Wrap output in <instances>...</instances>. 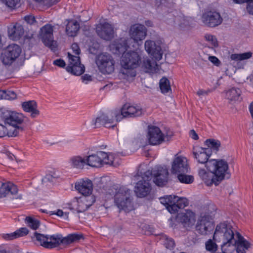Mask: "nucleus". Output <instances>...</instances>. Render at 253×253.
Returning <instances> with one entry per match:
<instances>
[{
	"instance_id": "obj_60",
	"label": "nucleus",
	"mask_w": 253,
	"mask_h": 253,
	"mask_svg": "<svg viewBox=\"0 0 253 253\" xmlns=\"http://www.w3.org/2000/svg\"><path fill=\"white\" fill-rule=\"evenodd\" d=\"M50 215L56 214L57 215L59 216H63V214H64V212L61 210H58L57 211L56 213H55L53 211H50Z\"/></svg>"
},
{
	"instance_id": "obj_43",
	"label": "nucleus",
	"mask_w": 253,
	"mask_h": 253,
	"mask_svg": "<svg viewBox=\"0 0 253 253\" xmlns=\"http://www.w3.org/2000/svg\"><path fill=\"white\" fill-rule=\"evenodd\" d=\"M205 246L206 250L211 253H214L217 251V245L211 239L207 241Z\"/></svg>"
},
{
	"instance_id": "obj_59",
	"label": "nucleus",
	"mask_w": 253,
	"mask_h": 253,
	"mask_svg": "<svg viewBox=\"0 0 253 253\" xmlns=\"http://www.w3.org/2000/svg\"><path fill=\"white\" fill-rule=\"evenodd\" d=\"M189 134L190 137L194 140H197L199 138L198 134L194 129H192L190 131Z\"/></svg>"
},
{
	"instance_id": "obj_6",
	"label": "nucleus",
	"mask_w": 253,
	"mask_h": 253,
	"mask_svg": "<svg viewBox=\"0 0 253 253\" xmlns=\"http://www.w3.org/2000/svg\"><path fill=\"white\" fill-rule=\"evenodd\" d=\"M160 200L171 213H176L179 209H183L188 205V200L186 198L177 196L167 195L160 198Z\"/></svg>"
},
{
	"instance_id": "obj_58",
	"label": "nucleus",
	"mask_w": 253,
	"mask_h": 253,
	"mask_svg": "<svg viewBox=\"0 0 253 253\" xmlns=\"http://www.w3.org/2000/svg\"><path fill=\"white\" fill-rule=\"evenodd\" d=\"M211 92V90L210 89H208L206 90H203V89H199L197 91V94L199 96L205 95H208Z\"/></svg>"
},
{
	"instance_id": "obj_10",
	"label": "nucleus",
	"mask_w": 253,
	"mask_h": 253,
	"mask_svg": "<svg viewBox=\"0 0 253 253\" xmlns=\"http://www.w3.org/2000/svg\"><path fill=\"white\" fill-rule=\"evenodd\" d=\"M96 64L99 71L104 74H110L114 71L115 61L109 54L98 55L96 60Z\"/></svg>"
},
{
	"instance_id": "obj_29",
	"label": "nucleus",
	"mask_w": 253,
	"mask_h": 253,
	"mask_svg": "<svg viewBox=\"0 0 253 253\" xmlns=\"http://www.w3.org/2000/svg\"><path fill=\"white\" fill-rule=\"evenodd\" d=\"M22 107L25 112L30 113L31 117L33 118H36L40 114V111L37 109V104L34 100L23 102Z\"/></svg>"
},
{
	"instance_id": "obj_33",
	"label": "nucleus",
	"mask_w": 253,
	"mask_h": 253,
	"mask_svg": "<svg viewBox=\"0 0 253 253\" xmlns=\"http://www.w3.org/2000/svg\"><path fill=\"white\" fill-rule=\"evenodd\" d=\"M80 29V25L76 21H69L66 25V31L67 34L70 37H74L76 35Z\"/></svg>"
},
{
	"instance_id": "obj_25",
	"label": "nucleus",
	"mask_w": 253,
	"mask_h": 253,
	"mask_svg": "<svg viewBox=\"0 0 253 253\" xmlns=\"http://www.w3.org/2000/svg\"><path fill=\"white\" fill-rule=\"evenodd\" d=\"M24 33L23 27L19 23L10 25L8 28V35L9 38L13 41L19 40Z\"/></svg>"
},
{
	"instance_id": "obj_54",
	"label": "nucleus",
	"mask_w": 253,
	"mask_h": 253,
	"mask_svg": "<svg viewBox=\"0 0 253 253\" xmlns=\"http://www.w3.org/2000/svg\"><path fill=\"white\" fill-rule=\"evenodd\" d=\"M81 79L82 82L84 83L85 84H87L88 82H90L92 81V77L88 74H84L81 77Z\"/></svg>"
},
{
	"instance_id": "obj_1",
	"label": "nucleus",
	"mask_w": 253,
	"mask_h": 253,
	"mask_svg": "<svg viewBox=\"0 0 253 253\" xmlns=\"http://www.w3.org/2000/svg\"><path fill=\"white\" fill-rule=\"evenodd\" d=\"M232 226L227 223H220L217 225L213 239L216 237H222L223 243L221 245L222 253H233L236 250L237 253H246V250L250 248L251 244L238 232L234 238Z\"/></svg>"
},
{
	"instance_id": "obj_61",
	"label": "nucleus",
	"mask_w": 253,
	"mask_h": 253,
	"mask_svg": "<svg viewBox=\"0 0 253 253\" xmlns=\"http://www.w3.org/2000/svg\"><path fill=\"white\" fill-rule=\"evenodd\" d=\"M251 0H233V1L237 3H243L244 2H247L248 4L249 2L251 1Z\"/></svg>"
},
{
	"instance_id": "obj_46",
	"label": "nucleus",
	"mask_w": 253,
	"mask_h": 253,
	"mask_svg": "<svg viewBox=\"0 0 253 253\" xmlns=\"http://www.w3.org/2000/svg\"><path fill=\"white\" fill-rule=\"evenodd\" d=\"M6 6L11 8H15L20 5V0H2Z\"/></svg>"
},
{
	"instance_id": "obj_4",
	"label": "nucleus",
	"mask_w": 253,
	"mask_h": 253,
	"mask_svg": "<svg viewBox=\"0 0 253 253\" xmlns=\"http://www.w3.org/2000/svg\"><path fill=\"white\" fill-rule=\"evenodd\" d=\"M140 61V57L137 52L135 51L128 52L124 53L121 58V64L123 67L122 73L127 77H134L136 76V68Z\"/></svg>"
},
{
	"instance_id": "obj_41",
	"label": "nucleus",
	"mask_w": 253,
	"mask_h": 253,
	"mask_svg": "<svg viewBox=\"0 0 253 253\" xmlns=\"http://www.w3.org/2000/svg\"><path fill=\"white\" fill-rule=\"evenodd\" d=\"M205 144L208 146L209 148H211L216 151L219 150V148L221 145V143L219 140L214 139H207L205 142Z\"/></svg>"
},
{
	"instance_id": "obj_39",
	"label": "nucleus",
	"mask_w": 253,
	"mask_h": 253,
	"mask_svg": "<svg viewBox=\"0 0 253 253\" xmlns=\"http://www.w3.org/2000/svg\"><path fill=\"white\" fill-rule=\"evenodd\" d=\"M187 172H182L177 175L178 180L183 183L191 184L194 181V177L191 175H187Z\"/></svg>"
},
{
	"instance_id": "obj_53",
	"label": "nucleus",
	"mask_w": 253,
	"mask_h": 253,
	"mask_svg": "<svg viewBox=\"0 0 253 253\" xmlns=\"http://www.w3.org/2000/svg\"><path fill=\"white\" fill-rule=\"evenodd\" d=\"M209 60L215 66H218L220 64V60L215 56H210Z\"/></svg>"
},
{
	"instance_id": "obj_16",
	"label": "nucleus",
	"mask_w": 253,
	"mask_h": 253,
	"mask_svg": "<svg viewBox=\"0 0 253 253\" xmlns=\"http://www.w3.org/2000/svg\"><path fill=\"white\" fill-rule=\"evenodd\" d=\"M213 221L209 215L201 216L196 225V231L201 235H206L213 230Z\"/></svg>"
},
{
	"instance_id": "obj_14",
	"label": "nucleus",
	"mask_w": 253,
	"mask_h": 253,
	"mask_svg": "<svg viewBox=\"0 0 253 253\" xmlns=\"http://www.w3.org/2000/svg\"><path fill=\"white\" fill-rule=\"evenodd\" d=\"M151 173V180L153 178V182L159 186L166 184L168 181L169 172L168 170L162 167H158L151 170H148Z\"/></svg>"
},
{
	"instance_id": "obj_34",
	"label": "nucleus",
	"mask_w": 253,
	"mask_h": 253,
	"mask_svg": "<svg viewBox=\"0 0 253 253\" xmlns=\"http://www.w3.org/2000/svg\"><path fill=\"white\" fill-rule=\"evenodd\" d=\"M70 163L72 167L78 169H83L86 165V159L80 156H75L71 157Z\"/></svg>"
},
{
	"instance_id": "obj_15",
	"label": "nucleus",
	"mask_w": 253,
	"mask_h": 253,
	"mask_svg": "<svg viewBox=\"0 0 253 253\" xmlns=\"http://www.w3.org/2000/svg\"><path fill=\"white\" fill-rule=\"evenodd\" d=\"M189 169L187 159L183 156L175 155L171 163V173L178 175L182 172H188Z\"/></svg>"
},
{
	"instance_id": "obj_36",
	"label": "nucleus",
	"mask_w": 253,
	"mask_h": 253,
	"mask_svg": "<svg viewBox=\"0 0 253 253\" xmlns=\"http://www.w3.org/2000/svg\"><path fill=\"white\" fill-rule=\"evenodd\" d=\"M66 70L68 72L74 75L80 76L84 73L85 67L83 64L80 63V65L77 64L72 65V66H67Z\"/></svg>"
},
{
	"instance_id": "obj_7",
	"label": "nucleus",
	"mask_w": 253,
	"mask_h": 253,
	"mask_svg": "<svg viewBox=\"0 0 253 253\" xmlns=\"http://www.w3.org/2000/svg\"><path fill=\"white\" fill-rule=\"evenodd\" d=\"M143 111L139 106L131 105L129 103L124 104L120 110L112 111V115L115 116L117 122H120L124 118H134L141 116Z\"/></svg>"
},
{
	"instance_id": "obj_11",
	"label": "nucleus",
	"mask_w": 253,
	"mask_h": 253,
	"mask_svg": "<svg viewBox=\"0 0 253 253\" xmlns=\"http://www.w3.org/2000/svg\"><path fill=\"white\" fill-rule=\"evenodd\" d=\"M53 26L50 24H46L41 28V38L44 44L50 48L52 50H56V42L53 40Z\"/></svg>"
},
{
	"instance_id": "obj_26",
	"label": "nucleus",
	"mask_w": 253,
	"mask_h": 253,
	"mask_svg": "<svg viewBox=\"0 0 253 253\" xmlns=\"http://www.w3.org/2000/svg\"><path fill=\"white\" fill-rule=\"evenodd\" d=\"M95 201L94 196H84L77 201L78 212H82L87 210Z\"/></svg>"
},
{
	"instance_id": "obj_2",
	"label": "nucleus",
	"mask_w": 253,
	"mask_h": 253,
	"mask_svg": "<svg viewBox=\"0 0 253 253\" xmlns=\"http://www.w3.org/2000/svg\"><path fill=\"white\" fill-rule=\"evenodd\" d=\"M1 117L5 124L12 127L9 128L8 137L18 135L26 127L25 117L21 113L5 110L2 112Z\"/></svg>"
},
{
	"instance_id": "obj_42",
	"label": "nucleus",
	"mask_w": 253,
	"mask_h": 253,
	"mask_svg": "<svg viewBox=\"0 0 253 253\" xmlns=\"http://www.w3.org/2000/svg\"><path fill=\"white\" fill-rule=\"evenodd\" d=\"M161 240L163 241V244L166 248L171 249L174 247V241L172 238L168 237L166 235H163Z\"/></svg>"
},
{
	"instance_id": "obj_18",
	"label": "nucleus",
	"mask_w": 253,
	"mask_h": 253,
	"mask_svg": "<svg viewBox=\"0 0 253 253\" xmlns=\"http://www.w3.org/2000/svg\"><path fill=\"white\" fill-rule=\"evenodd\" d=\"M96 32L101 39L106 41L110 40L113 37V27L108 23H100L97 25Z\"/></svg>"
},
{
	"instance_id": "obj_17",
	"label": "nucleus",
	"mask_w": 253,
	"mask_h": 253,
	"mask_svg": "<svg viewBox=\"0 0 253 253\" xmlns=\"http://www.w3.org/2000/svg\"><path fill=\"white\" fill-rule=\"evenodd\" d=\"M148 138L150 144L156 145L164 141V135L160 128L156 126H149Z\"/></svg>"
},
{
	"instance_id": "obj_5",
	"label": "nucleus",
	"mask_w": 253,
	"mask_h": 253,
	"mask_svg": "<svg viewBox=\"0 0 253 253\" xmlns=\"http://www.w3.org/2000/svg\"><path fill=\"white\" fill-rule=\"evenodd\" d=\"M206 167L208 170L213 172L216 178V182L219 184L224 178L228 179L230 177V174L228 172V165L223 160H211L206 164Z\"/></svg>"
},
{
	"instance_id": "obj_49",
	"label": "nucleus",
	"mask_w": 253,
	"mask_h": 253,
	"mask_svg": "<svg viewBox=\"0 0 253 253\" xmlns=\"http://www.w3.org/2000/svg\"><path fill=\"white\" fill-rule=\"evenodd\" d=\"M17 233L16 232V231L13 233H11L9 234H3L2 237L3 238L7 240H11L14 239H16L18 238L17 237Z\"/></svg>"
},
{
	"instance_id": "obj_19",
	"label": "nucleus",
	"mask_w": 253,
	"mask_h": 253,
	"mask_svg": "<svg viewBox=\"0 0 253 253\" xmlns=\"http://www.w3.org/2000/svg\"><path fill=\"white\" fill-rule=\"evenodd\" d=\"M146 51L157 60H160L162 58L163 53L161 47L156 45L154 41H146L145 42Z\"/></svg>"
},
{
	"instance_id": "obj_57",
	"label": "nucleus",
	"mask_w": 253,
	"mask_h": 253,
	"mask_svg": "<svg viewBox=\"0 0 253 253\" xmlns=\"http://www.w3.org/2000/svg\"><path fill=\"white\" fill-rule=\"evenodd\" d=\"M72 48L75 54L79 55L80 53V49L77 43H74L72 44Z\"/></svg>"
},
{
	"instance_id": "obj_3",
	"label": "nucleus",
	"mask_w": 253,
	"mask_h": 253,
	"mask_svg": "<svg viewBox=\"0 0 253 253\" xmlns=\"http://www.w3.org/2000/svg\"><path fill=\"white\" fill-rule=\"evenodd\" d=\"M35 237L37 240L40 243L41 245L47 249H52L58 247L61 243L69 244L77 241L82 237V236L73 234L62 238L60 235H52L48 237L36 233Z\"/></svg>"
},
{
	"instance_id": "obj_27",
	"label": "nucleus",
	"mask_w": 253,
	"mask_h": 253,
	"mask_svg": "<svg viewBox=\"0 0 253 253\" xmlns=\"http://www.w3.org/2000/svg\"><path fill=\"white\" fill-rule=\"evenodd\" d=\"M195 214L189 210L185 211V212H180L176 216V220L182 223L184 226L192 225L194 222Z\"/></svg>"
},
{
	"instance_id": "obj_37",
	"label": "nucleus",
	"mask_w": 253,
	"mask_h": 253,
	"mask_svg": "<svg viewBox=\"0 0 253 253\" xmlns=\"http://www.w3.org/2000/svg\"><path fill=\"white\" fill-rule=\"evenodd\" d=\"M252 55L253 53L251 51L243 53H234L230 55V58L232 60L239 61L248 59L252 56Z\"/></svg>"
},
{
	"instance_id": "obj_31",
	"label": "nucleus",
	"mask_w": 253,
	"mask_h": 253,
	"mask_svg": "<svg viewBox=\"0 0 253 253\" xmlns=\"http://www.w3.org/2000/svg\"><path fill=\"white\" fill-rule=\"evenodd\" d=\"M128 46L126 41H124L122 42H114L110 46V50L114 54H120L126 53Z\"/></svg>"
},
{
	"instance_id": "obj_24",
	"label": "nucleus",
	"mask_w": 253,
	"mask_h": 253,
	"mask_svg": "<svg viewBox=\"0 0 253 253\" xmlns=\"http://www.w3.org/2000/svg\"><path fill=\"white\" fill-rule=\"evenodd\" d=\"M130 35L135 41H142L146 36V28L143 25L134 24L130 28Z\"/></svg>"
},
{
	"instance_id": "obj_48",
	"label": "nucleus",
	"mask_w": 253,
	"mask_h": 253,
	"mask_svg": "<svg viewBox=\"0 0 253 253\" xmlns=\"http://www.w3.org/2000/svg\"><path fill=\"white\" fill-rule=\"evenodd\" d=\"M114 155L112 154H107V157L103 158V164L113 165L114 163Z\"/></svg>"
},
{
	"instance_id": "obj_47",
	"label": "nucleus",
	"mask_w": 253,
	"mask_h": 253,
	"mask_svg": "<svg viewBox=\"0 0 253 253\" xmlns=\"http://www.w3.org/2000/svg\"><path fill=\"white\" fill-rule=\"evenodd\" d=\"M3 99L12 100L16 98V94L13 91L4 90Z\"/></svg>"
},
{
	"instance_id": "obj_56",
	"label": "nucleus",
	"mask_w": 253,
	"mask_h": 253,
	"mask_svg": "<svg viewBox=\"0 0 253 253\" xmlns=\"http://www.w3.org/2000/svg\"><path fill=\"white\" fill-rule=\"evenodd\" d=\"M247 10L250 14L253 15V0H251L247 4Z\"/></svg>"
},
{
	"instance_id": "obj_22",
	"label": "nucleus",
	"mask_w": 253,
	"mask_h": 253,
	"mask_svg": "<svg viewBox=\"0 0 253 253\" xmlns=\"http://www.w3.org/2000/svg\"><path fill=\"white\" fill-rule=\"evenodd\" d=\"M107 153L103 151L97 152L86 157V165L92 167H99L103 164V158L107 157Z\"/></svg>"
},
{
	"instance_id": "obj_28",
	"label": "nucleus",
	"mask_w": 253,
	"mask_h": 253,
	"mask_svg": "<svg viewBox=\"0 0 253 253\" xmlns=\"http://www.w3.org/2000/svg\"><path fill=\"white\" fill-rule=\"evenodd\" d=\"M198 174L207 186H211L212 184L215 185L219 184L216 182V178L212 171L209 170L207 172L205 169H200L199 170Z\"/></svg>"
},
{
	"instance_id": "obj_8",
	"label": "nucleus",
	"mask_w": 253,
	"mask_h": 253,
	"mask_svg": "<svg viewBox=\"0 0 253 253\" xmlns=\"http://www.w3.org/2000/svg\"><path fill=\"white\" fill-rule=\"evenodd\" d=\"M115 203L120 210L129 211L132 206L130 199V190L126 187H120L115 195Z\"/></svg>"
},
{
	"instance_id": "obj_52",
	"label": "nucleus",
	"mask_w": 253,
	"mask_h": 253,
	"mask_svg": "<svg viewBox=\"0 0 253 253\" xmlns=\"http://www.w3.org/2000/svg\"><path fill=\"white\" fill-rule=\"evenodd\" d=\"M24 19L27 24L30 25L33 24L36 22L35 17L32 15L25 16Z\"/></svg>"
},
{
	"instance_id": "obj_50",
	"label": "nucleus",
	"mask_w": 253,
	"mask_h": 253,
	"mask_svg": "<svg viewBox=\"0 0 253 253\" xmlns=\"http://www.w3.org/2000/svg\"><path fill=\"white\" fill-rule=\"evenodd\" d=\"M16 232L17 233V237L18 238L24 236L28 234L29 231L28 229L26 227L20 228L18 230L16 231Z\"/></svg>"
},
{
	"instance_id": "obj_13",
	"label": "nucleus",
	"mask_w": 253,
	"mask_h": 253,
	"mask_svg": "<svg viewBox=\"0 0 253 253\" xmlns=\"http://www.w3.org/2000/svg\"><path fill=\"white\" fill-rule=\"evenodd\" d=\"M21 52L20 47L16 44L8 45L2 57V62L6 65H11Z\"/></svg>"
},
{
	"instance_id": "obj_44",
	"label": "nucleus",
	"mask_w": 253,
	"mask_h": 253,
	"mask_svg": "<svg viewBox=\"0 0 253 253\" xmlns=\"http://www.w3.org/2000/svg\"><path fill=\"white\" fill-rule=\"evenodd\" d=\"M69 64L67 66H72V65H80L81 61L79 56L73 55L68 53Z\"/></svg>"
},
{
	"instance_id": "obj_45",
	"label": "nucleus",
	"mask_w": 253,
	"mask_h": 253,
	"mask_svg": "<svg viewBox=\"0 0 253 253\" xmlns=\"http://www.w3.org/2000/svg\"><path fill=\"white\" fill-rule=\"evenodd\" d=\"M204 37L205 40L209 42L213 47H216L218 46L217 40L215 36L207 34L205 35Z\"/></svg>"
},
{
	"instance_id": "obj_32",
	"label": "nucleus",
	"mask_w": 253,
	"mask_h": 253,
	"mask_svg": "<svg viewBox=\"0 0 253 253\" xmlns=\"http://www.w3.org/2000/svg\"><path fill=\"white\" fill-rule=\"evenodd\" d=\"M142 67L145 70V72L149 73H157L159 71L158 65L156 61L147 59L143 61Z\"/></svg>"
},
{
	"instance_id": "obj_9",
	"label": "nucleus",
	"mask_w": 253,
	"mask_h": 253,
	"mask_svg": "<svg viewBox=\"0 0 253 253\" xmlns=\"http://www.w3.org/2000/svg\"><path fill=\"white\" fill-rule=\"evenodd\" d=\"M141 174V179L136 184L134 191L138 197H144L147 196L151 192V173L145 171Z\"/></svg>"
},
{
	"instance_id": "obj_63",
	"label": "nucleus",
	"mask_w": 253,
	"mask_h": 253,
	"mask_svg": "<svg viewBox=\"0 0 253 253\" xmlns=\"http://www.w3.org/2000/svg\"><path fill=\"white\" fill-rule=\"evenodd\" d=\"M7 156L8 157V158L10 159V160H13V158L14 157H15V156L11 153H8L7 154Z\"/></svg>"
},
{
	"instance_id": "obj_64",
	"label": "nucleus",
	"mask_w": 253,
	"mask_h": 253,
	"mask_svg": "<svg viewBox=\"0 0 253 253\" xmlns=\"http://www.w3.org/2000/svg\"><path fill=\"white\" fill-rule=\"evenodd\" d=\"M32 38H33V35L32 34H31L30 36L29 35H26V36H25L24 37V40H30Z\"/></svg>"
},
{
	"instance_id": "obj_40",
	"label": "nucleus",
	"mask_w": 253,
	"mask_h": 253,
	"mask_svg": "<svg viewBox=\"0 0 253 253\" xmlns=\"http://www.w3.org/2000/svg\"><path fill=\"white\" fill-rule=\"evenodd\" d=\"M25 221L27 225L33 230L37 229L40 225L39 220L30 216L26 217Z\"/></svg>"
},
{
	"instance_id": "obj_30",
	"label": "nucleus",
	"mask_w": 253,
	"mask_h": 253,
	"mask_svg": "<svg viewBox=\"0 0 253 253\" xmlns=\"http://www.w3.org/2000/svg\"><path fill=\"white\" fill-rule=\"evenodd\" d=\"M18 192L17 186L10 182L2 183L0 187V198H3L7 194L10 193L12 195L16 194Z\"/></svg>"
},
{
	"instance_id": "obj_12",
	"label": "nucleus",
	"mask_w": 253,
	"mask_h": 253,
	"mask_svg": "<svg viewBox=\"0 0 253 253\" xmlns=\"http://www.w3.org/2000/svg\"><path fill=\"white\" fill-rule=\"evenodd\" d=\"M202 21L206 26L214 28L220 25L223 19L219 12L210 10L203 14Z\"/></svg>"
},
{
	"instance_id": "obj_55",
	"label": "nucleus",
	"mask_w": 253,
	"mask_h": 253,
	"mask_svg": "<svg viewBox=\"0 0 253 253\" xmlns=\"http://www.w3.org/2000/svg\"><path fill=\"white\" fill-rule=\"evenodd\" d=\"M53 64L60 67H64L66 65L65 61L61 59H56L54 61Z\"/></svg>"
},
{
	"instance_id": "obj_23",
	"label": "nucleus",
	"mask_w": 253,
	"mask_h": 253,
	"mask_svg": "<svg viewBox=\"0 0 253 253\" xmlns=\"http://www.w3.org/2000/svg\"><path fill=\"white\" fill-rule=\"evenodd\" d=\"M75 189L84 196H91L92 183L89 179H82L75 184Z\"/></svg>"
},
{
	"instance_id": "obj_38",
	"label": "nucleus",
	"mask_w": 253,
	"mask_h": 253,
	"mask_svg": "<svg viewBox=\"0 0 253 253\" xmlns=\"http://www.w3.org/2000/svg\"><path fill=\"white\" fill-rule=\"evenodd\" d=\"M160 88L163 93H166L171 90L169 80L165 78H162L160 81Z\"/></svg>"
},
{
	"instance_id": "obj_51",
	"label": "nucleus",
	"mask_w": 253,
	"mask_h": 253,
	"mask_svg": "<svg viewBox=\"0 0 253 253\" xmlns=\"http://www.w3.org/2000/svg\"><path fill=\"white\" fill-rule=\"evenodd\" d=\"M9 129L0 124V137H2L6 135L8 136Z\"/></svg>"
},
{
	"instance_id": "obj_21",
	"label": "nucleus",
	"mask_w": 253,
	"mask_h": 253,
	"mask_svg": "<svg viewBox=\"0 0 253 253\" xmlns=\"http://www.w3.org/2000/svg\"><path fill=\"white\" fill-rule=\"evenodd\" d=\"M114 118H115V116H112V112L110 114V118L105 114H102L99 117L96 118L95 120H93L92 121L91 126L94 128L100 127L101 126H104L106 127H114L115 125H110L114 122Z\"/></svg>"
},
{
	"instance_id": "obj_62",
	"label": "nucleus",
	"mask_w": 253,
	"mask_h": 253,
	"mask_svg": "<svg viewBox=\"0 0 253 253\" xmlns=\"http://www.w3.org/2000/svg\"><path fill=\"white\" fill-rule=\"evenodd\" d=\"M249 110L251 114L252 117L253 119V101L250 105Z\"/></svg>"
},
{
	"instance_id": "obj_20",
	"label": "nucleus",
	"mask_w": 253,
	"mask_h": 253,
	"mask_svg": "<svg viewBox=\"0 0 253 253\" xmlns=\"http://www.w3.org/2000/svg\"><path fill=\"white\" fill-rule=\"evenodd\" d=\"M211 154V151L209 148L197 147L194 149L193 152L194 158L196 159L198 163H206V164L209 162L208 159Z\"/></svg>"
},
{
	"instance_id": "obj_35",
	"label": "nucleus",
	"mask_w": 253,
	"mask_h": 253,
	"mask_svg": "<svg viewBox=\"0 0 253 253\" xmlns=\"http://www.w3.org/2000/svg\"><path fill=\"white\" fill-rule=\"evenodd\" d=\"M241 90L238 88L232 87L227 91L226 96L231 101H241Z\"/></svg>"
}]
</instances>
